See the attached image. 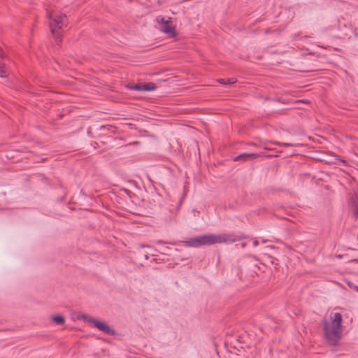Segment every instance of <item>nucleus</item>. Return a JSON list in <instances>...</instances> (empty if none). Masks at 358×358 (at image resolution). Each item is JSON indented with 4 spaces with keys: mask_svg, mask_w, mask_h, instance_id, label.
<instances>
[{
    "mask_svg": "<svg viewBox=\"0 0 358 358\" xmlns=\"http://www.w3.org/2000/svg\"><path fill=\"white\" fill-rule=\"evenodd\" d=\"M129 89L134 90L136 91H143V83H137L135 85H129L127 86Z\"/></svg>",
    "mask_w": 358,
    "mask_h": 358,
    "instance_id": "10",
    "label": "nucleus"
},
{
    "mask_svg": "<svg viewBox=\"0 0 358 358\" xmlns=\"http://www.w3.org/2000/svg\"><path fill=\"white\" fill-rule=\"evenodd\" d=\"M241 238L240 236L235 234H208L190 238L184 243L186 246L199 248L216 243H231L240 241Z\"/></svg>",
    "mask_w": 358,
    "mask_h": 358,
    "instance_id": "1",
    "label": "nucleus"
},
{
    "mask_svg": "<svg viewBox=\"0 0 358 358\" xmlns=\"http://www.w3.org/2000/svg\"><path fill=\"white\" fill-rule=\"evenodd\" d=\"M342 315L336 313L331 315L330 321L324 322V331L326 339L333 345L337 344L342 335Z\"/></svg>",
    "mask_w": 358,
    "mask_h": 358,
    "instance_id": "2",
    "label": "nucleus"
},
{
    "mask_svg": "<svg viewBox=\"0 0 358 358\" xmlns=\"http://www.w3.org/2000/svg\"><path fill=\"white\" fill-rule=\"evenodd\" d=\"M78 319L83 320L85 322H87L90 324H93L94 327L97 328L99 331H101L102 332L106 334L111 336L115 334V330L110 328V327L106 323L102 322L98 320L89 317L87 315L83 314L81 315H79L78 317Z\"/></svg>",
    "mask_w": 358,
    "mask_h": 358,
    "instance_id": "4",
    "label": "nucleus"
},
{
    "mask_svg": "<svg viewBox=\"0 0 358 358\" xmlns=\"http://www.w3.org/2000/svg\"><path fill=\"white\" fill-rule=\"evenodd\" d=\"M348 285L350 287L355 289L358 292V286L354 285L352 282H349Z\"/></svg>",
    "mask_w": 358,
    "mask_h": 358,
    "instance_id": "15",
    "label": "nucleus"
},
{
    "mask_svg": "<svg viewBox=\"0 0 358 358\" xmlns=\"http://www.w3.org/2000/svg\"><path fill=\"white\" fill-rule=\"evenodd\" d=\"M52 320L57 324H63L65 322V318L62 315H55L52 317Z\"/></svg>",
    "mask_w": 358,
    "mask_h": 358,
    "instance_id": "9",
    "label": "nucleus"
},
{
    "mask_svg": "<svg viewBox=\"0 0 358 358\" xmlns=\"http://www.w3.org/2000/svg\"><path fill=\"white\" fill-rule=\"evenodd\" d=\"M245 245H246V244H245V243H242V247H243V248L245 247Z\"/></svg>",
    "mask_w": 358,
    "mask_h": 358,
    "instance_id": "19",
    "label": "nucleus"
},
{
    "mask_svg": "<svg viewBox=\"0 0 358 358\" xmlns=\"http://www.w3.org/2000/svg\"><path fill=\"white\" fill-rule=\"evenodd\" d=\"M353 214L356 218H358V207H352Z\"/></svg>",
    "mask_w": 358,
    "mask_h": 358,
    "instance_id": "14",
    "label": "nucleus"
},
{
    "mask_svg": "<svg viewBox=\"0 0 358 358\" xmlns=\"http://www.w3.org/2000/svg\"><path fill=\"white\" fill-rule=\"evenodd\" d=\"M143 257H144L145 259H148V255L147 254H144Z\"/></svg>",
    "mask_w": 358,
    "mask_h": 358,
    "instance_id": "18",
    "label": "nucleus"
},
{
    "mask_svg": "<svg viewBox=\"0 0 358 358\" xmlns=\"http://www.w3.org/2000/svg\"><path fill=\"white\" fill-rule=\"evenodd\" d=\"M155 89L156 86L153 83H143V91H153Z\"/></svg>",
    "mask_w": 358,
    "mask_h": 358,
    "instance_id": "8",
    "label": "nucleus"
},
{
    "mask_svg": "<svg viewBox=\"0 0 358 358\" xmlns=\"http://www.w3.org/2000/svg\"><path fill=\"white\" fill-rule=\"evenodd\" d=\"M47 14L52 34L55 38L56 43L59 44L62 42V38L59 30L64 26V19L66 16L57 10H48Z\"/></svg>",
    "mask_w": 358,
    "mask_h": 358,
    "instance_id": "3",
    "label": "nucleus"
},
{
    "mask_svg": "<svg viewBox=\"0 0 358 358\" xmlns=\"http://www.w3.org/2000/svg\"><path fill=\"white\" fill-rule=\"evenodd\" d=\"M259 245V241L257 240H255L253 241V245L254 246H257Z\"/></svg>",
    "mask_w": 358,
    "mask_h": 358,
    "instance_id": "17",
    "label": "nucleus"
},
{
    "mask_svg": "<svg viewBox=\"0 0 358 358\" xmlns=\"http://www.w3.org/2000/svg\"><path fill=\"white\" fill-rule=\"evenodd\" d=\"M236 81H237L236 79L234 78L227 79V85H231V84L236 83Z\"/></svg>",
    "mask_w": 358,
    "mask_h": 358,
    "instance_id": "13",
    "label": "nucleus"
},
{
    "mask_svg": "<svg viewBox=\"0 0 358 358\" xmlns=\"http://www.w3.org/2000/svg\"><path fill=\"white\" fill-rule=\"evenodd\" d=\"M267 248L273 249L274 247L273 246H269V247H267Z\"/></svg>",
    "mask_w": 358,
    "mask_h": 358,
    "instance_id": "20",
    "label": "nucleus"
},
{
    "mask_svg": "<svg viewBox=\"0 0 358 358\" xmlns=\"http://www.w3.org/2000/svg\"><path fill=\"white\" fill-rule=\"evenodd\" d=\"M260 154L257 153H243L235 157V161L243 160V161H251L259 157H260Z\"/></svg>",
    "mask_w": 358,
    "mask_h": 358,
    "instance_id": "6",
    "label": "nucleus"
},
{
    "mask_svg": "<svg viewBox=\"0 0 358 358\" xmlns=\"http://www.w3.org/2000/svg\"><path fill=\"white\" fill-rule=\"evenodd\" d=\"M352 207H358V193H355L350 199Z\"/></svg>",
    "mask_w": 358,
    "mask_h": 358,
    "instance_id": "11",
    "label": "nucleus"
},
{
    "mask_svg": "<svg viewBox=\"0 0 358 358\" xmlns=\"http://www.w3.org/2000/svg\"><path fill=\"white\" fill-rule=\"evenodd\" d=\"M217 81L221 83V84H223V85H227V79H219L217 80Z\"/></svg>",
    "mask_w": 358,
    "mask_h": 358,
    "instance_id": "16",
    "label": "nucleus"
},
{
    "mask_svg": "<svg viewBox=\"0 0 358 358\" xmlns=\"http://www.w3.org/2000/svg\"><path fill=\"white\" fill-rule=\"evenodd\" d=\"M162 31L167 34L174 36L175 35V30L174 28L172 26V23L171 21L169 22H164L163 26L161 27Z\"/></svg>",
    "mask_w": 358,
    "mask_h": 358,
    "instance_id": "7",
    "label": "nucleus"
},
{
    "mask_svg": "<svg viewBox=\"0 0 358 358\" xmlns=\"http://www.w3.org/2000/svg\"><path fill=\"white\" fill-rule=\"evenodd\" d=\"M6 59V55L3 49L0 47V77L1 78L7 77L9 73L8 69L4 62Z\"/></svg>",
    "mask_w": 358,
    "mask_h": 358,
    "instance_id": "5",
    "label": "nucleus"
},
{
    "mask_svg": "<svg viewBox=\"0 0 358 358\" xmlns=\"http://www.w3.org/2000/svg\"><path fill=\"white\" fill-rule=\"evenodd\" d=\"M157 21L159 22V23H161L162 24V26H163L164 24V22H169V20H166L164 17H158L157 18Z\"/></svg>",
    "mask_w": 358,
    "mask_h": 358,
    "instance_id": "12",
    "label": "nucleus"
}]
</instances>
